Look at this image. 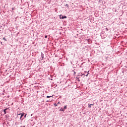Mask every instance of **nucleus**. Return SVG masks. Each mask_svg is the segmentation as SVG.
I'll return each instance as SVG.
<instances>
[{
	"instance_id": "1",
	"label": "nucleus",
	"mask_w": 127,
	"mask_h": 127,
	"mask_svg": "<svg viewBox=\"0 0 127 127\" xmlns=\"http://www.w3.org/2000/svg\"><path fill=\"white\" fill-rule=\"evenodd\" d=\"M60 19H64V18H67V17L66 16H63V15H60Z\"/></svg>"
},
{
	"instance_id": "2",
	"label": "nucleus",
	"mask_w": 127,
	"mask_h": 127,
	"mask_svg": "<svg viewBox=\"0 0 127 127\" xmlns=\"http://www.w3.org/2000/svg\"><path fill=\"white\" fill-rule=\"evenodd\" d=\"M20 115H21V116H20ZM18 116H20V119H21V118H22V117H23L24 115L21 114H18Z\"/></svg>"
},
{
	"instance_id": "3",
	"label": "nucleus",
	"mask_w": 127,
	"mask_h": 127,
	"mask_svg": "<svg viewBox=\"0 0 127 127\" xmlns=\"http://www.w3.org/2000/svg\"><path fill=\"white\" fill-rule=\"evenodd\" d=\"M6 110H7V109H5L3 111L4 113V115H5V114H6Z\"/></svg>"
},
{
	"instance_id": "4",
	"label": "nucleus",
	"mask_w": 127,
	"mask_h": 127,
	"mask_svg": "<svg viewBox=\"0 0 127 127\" xmlns=\"http://www.w3.org/2000/svg\"><path fill=\"white\" fill-rule=\"evenodd\" d=\"M52 97H53V95H52V96H47V98H52Z\"/></svg>"
},
{
	"instance_id": "5",
	"label": "nucleus",
	"mask_w": 127,
	"mask_h": 127,
	"mask_svg": "<svg viewBox=\"0 0 127 127\" xmlns=\"http://www.w3.org/2000/svg\"><path fill=\"white\" fill-rule=\"evenodd\" d=\"M91 106H94V104H90L88 106V108H91Z\"/></svg>"
},
{
	"instance_id": "6",
	"label": "nucleus",
	"mask_w": 127,
	"mask_h": 127,
	"mask_svg": "<svg viewBox=\"0 0 127 127\" xmlns=\"http://www.w3.org/2000/svg\"><path fill=\"white\" fill-rule=\"evenodd\" d=\"M60 111H62V112H64V109L61 108V109H60Z\"/></svg>"
},
{
	"instance_id": "7",
	"label": "nucleus",
	"mask_w": 127,
	"mask_h": 127,
	"mask_svg": "<svg viewBox=\"0 0 127 127\" xmlns=\"http://www.w3.org/2000/svg\"><path fill=\"white\" fill-rule=\"evenodd\" d=\"M3 40H4L5 41H6V39H5V38H3Z\"/></svg>"
},
{
	"instance_id": "8",
	"label": "nucleus",
	"mask_w": 127,
	"mask_h": 127,
	"mask_svg": "<svg viewBox=\"0 0 127 127\" xmlns=\"http://www.w3.org/2000/svg\"><path fill=\"white\" fill-rule=\"evenodd\" d=\"M64 109L65 110H66V109H67V106H64Z\"/></svg>"
},
{
	"instance_id": "9",
	"label": "nucleus",
	"mask_w": 127,
	"mask_h": 127,
	"mask_svg": "<svg viewBox=\"0 0 127 127\" xmlns=\"http://www.w3.org/2000/svg\"><path fill=\"white\" fill-rule=\"evenodd\" d=\"M54 106H55L56 107H57L58 105H57L56 103H55V104H54Z\"/></svg>"
},
{
	"instance_id": "10",
	"label": "nucleus",
	"mask_w": 127,
	"mask_h": 127,
	"mask_svg": "<svg viewBox=\"0 0 127 127\" xmlns=\"http://www.w3.org/2000/svg\"><path fill=\"white\" fill-rule=\"evenodd\" d=\"M68 5H68L67 4H66L65 5V6H67V7H69Z\"/></svg>"
},
{
	"instance_id": "11",
	"label": "nucleus",
	"mask_w": 127,
	"mask_h": 127,
	"mask_svg": "<svg viewBox=\"0 0 127 127\" xmlns=\"http://www.w3.org/2000/svg\"><path fill=\"white\" fill-rule=\"evenodd\" d=\"M106 30H107V31H108L109 30L108 28H106Z\"/></svg>"
},
{
	"instance_id": "12",
	"label": "nucleus",
	"mask_w": 127,
	"mask_h": 127,
	"mask_svg": "<svg viewBox=\"0 0 127 127\" xmlns=\"http://www.w3.org/2000/svg\"><path fill=\"white\" fill-rule=\"evenodd\" d=\"M45 38H47V35H46V36H45Z\"/></svg>"
},
{
	"instance_id": "13",
	"label": "nucleus",
	"mask_w": 127,
	"mask_h": 127,
	"mask_svg": "<svg viewBox=\"0 0 127 127\" xmlns=\"http://www.w3.org/2000/svg\"><path fill=\"white\" fill-rule=\"evenodd\" d=\"M88 75H89V73H88L86 75V76H88Z\"/></svg>"
},
{
	"instance_id": "14",
	"label": "nucleus",
	"mask_w": 127,
	"mask_h": 127,
	"mask_svg": "<svg viewBox=\"0 0 127 127\" xmlns=\"http://www.w3.org/2000/svg\"><path fill=\"white\" fill-rule=\"evenodd\" d=\"M44 57L43 56L42 57V59H43V58H44Z\"/></svg>"
},
{
	"instance_id": "15",
	"label": "nucleus",
	"mask_w": 127,
	"mask_h": 127,
	"mask_svg": "<svg viewBox=\"0 0 127 127\" xmlns=\"http://www.w3.org/2000/svg\"><path fill=\"white\" fill-rule=\"evenodd\" d=\"M60 102H59L58 103V104H60Z\"/></svg>"
},
{
	"instance_id": "16",
	"label": "nucleus",
	"mask_w": 127,
	"mask_h": 127,
	"mask_svg": "<svg viewBox=\"0 0 127 127\" xmlns=\"http://www.w3.org/2000/svg\"><path fill=\"white\" fill-rule=\"evenodd\" d=\"M13 9H14V8H12V10H13Z\"/></svg>"
},
{
	"instance_id": "17",
	"label": "nucleus",
	"mask_w": 127,
	"mask_h": 127,
	"mask_svg": "<svg viewBox=\"0 0 127 127\" xmlns=\"http://www.w3.org/2000/svg\"><path fill=\"white\" fill-rule=\"evenodd\" d=\"M25 117H26V115L25 116Z\"/></svg>"
}]
</instances>
